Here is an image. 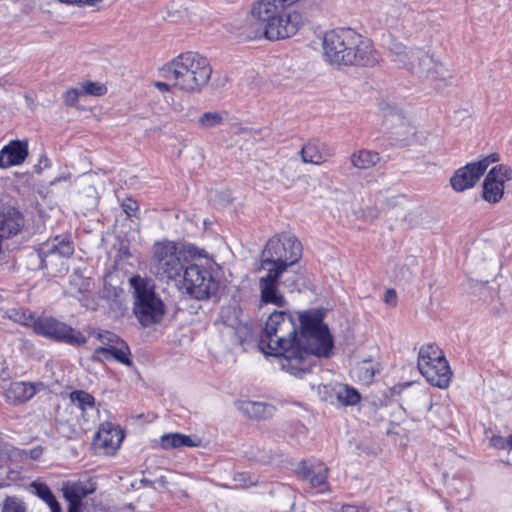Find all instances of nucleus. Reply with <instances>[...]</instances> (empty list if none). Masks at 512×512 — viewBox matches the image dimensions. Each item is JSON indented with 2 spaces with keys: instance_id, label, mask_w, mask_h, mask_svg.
<instances>
[{
  "instance_id": "50",
  "label": "nucleus",
  "mask_w": 512,
  "mask_h": 512,
  "mask_svg": "<svg viewBox=\"0 0 512 512\" xmlns=\"http://www.w3.org/2000/svg\"><path fill=\"white\" fill-rule=\"evenodd\" d=\"M12 453L16 455V454H18V453H19V451H18V450H16V449H13Z\"/></svg>"
},
{
  "instance_id": "1",
  "label": "nucleus",
  "mask_w": 512,
  "mask_h": 512,
  "mask_svg": "<svg viewBox=\"0 0 512 512\" xmlns=\"http://www.w3.org/2000/svg\"><path fill=\"white\" fill-rule=\"evenodd\" d=\"M299 321L298 336L296 323L288 312H272L265 323L259 348L265 355L276 357L281 370L302 378L311 372L317 358L329 357L333 338L320 311H305L299 315Z\"/></svg>"
},
{
  "instance_id": "31",
  "label": "nucleus",
  "mask_w": 512,
  "mask_h": 512,
  "mask_svg": "<svg viewBox=\"0 0 512 512\" xmlns=\"http://www.w3.org/2000/svg\"><path fill=\"white\" fill-rule=\"evenodd\" d=\"M1 512H26V504L17 496H7L1 504Z\"/></svg>"
},
{
  "instance_id": "13",
  "label": "nucleus",
  "mask_w": 512,
  "mask_h": 512,
  "mask_svg": "<svg viewBox=\"0 0 512 512\" xmlns=\"http://www.w3.org/2000/svg\"><path fill=\"white\" fill-rule=\"evenodd\" d=\"M123 439L124 432L119 426L105 422L99 427L91 446L96 455L113 456L120 448Z\"/></svg>"
},
{
  "instance_id": "11",
  "label": "nucleus",
  "mask_w": 512,
  "mask_h": 512,
  "mask_svg": "<svg viewBox=\"0 0 512 512\" xmlns=\"http://www.w3.org/2000/svg\"><path fill=\"white\" fill-rule=\"evenodd\" d=\"M74 253V245L67 236H56L55 238L43 243L39 249L42 268L49 266L58 267V272L66 270L65 260Z\"/></svg>"
},
{
  "instance_id": "41",
  "label": "nucleus",
  "mask_w": 512,
  "mask_h": 512,
  "mask_svg": "<svg viewBox=\"0 0 512 512\" xmlns=\"http://www.w3.org/2000/svg\"><path fill=\"white\" fill-rule=\"evenodd\" d=\"M490 444L497 449H507V438L502 436H493L490 439Z\"/></svg>"
},
{
  "instance_id": "10",
  "label": "nucleus",
  "mask_w": 512,
  "mask_h": 512,
  "mask_svg": "<svg viewBox=\"0 0 512 512\" xmlns=\"http://www.w3.org/2000/svg\"><path fill=\"white\" fill-rule=\"evenodd\" d=\"M33 330L43 337L73 346H81L87 338L78 330L53 317L42 316L32 321Z\"/></svg>"
},
{
  "instance_id": "15",
  "label": "nucleus",
  "mask_w": 512,
  "mask_h": 512,
  "mask_svg": "<svg viewBox=\"0 0 512 512\" xmlns=\"http://www.w3.org/2000/svg\"><path fill=\"white\" fill-rule=\"evenodd\" d=\"M298 472L309 481L310 485L324 492L328 488V468L319 461H302L298 465Z\"/></svg>"
},
{
  "instance_id": "12",
  "label": "nucleus",
  "mask_w": 512,
  "mask_h": 512,
  "mask_svg": "<svg viewBox=\"0 0 512 512\" xmlns=\"http://www.w3.org/2000/svg\"><path fill=\"white\" fill-rule=\"evenodd\" d=\"M498 160L499 156L493 153L477 162L466 164L455 171L450 179L451 186L457 192L474 187L487 168Z\"/></svg>"
},
{
  "instance_id": "18",
  "label": "nucleus",
  "mask_w": 512,
  "mask_h": 512,
  "mask_svg": "<svg viewBox=\"0 0 512 512\" xmlns=\"http://www.w3.org/2000/svg\"><path fill=\"white\" fill-rule=\"evenodd\" d=\"M71 403L81 411V416L85 423L94 421L98 414L95 398L83 390H75L70 393Z\"/></svg>"
},
{
  "instance_id": "21",
  "label": "nucleus",
  "mask_w": 512,
  "mask_h": 512,
  "mask_svg": "<svg viewBox=\"0 0 512 512\" xmlns=\"http://www.w3.org/2000/svg\"><path fill=\"white\" fill-rule=\"evenodd\" d=\"M40 386L41 384L14 382L6 391V398L15 403L28 401L37 393Z\"/></svg>"
},
{
  "instance_id": "51",
  "label": "nucleus",
  "mask_w": 512,
  "mask_h": 512,
  "mask_svg": "<svg viewBox=\"0 0 512 512\" xmlns=\"http://www.w3.org/2000/svg\"><path fill=\"white\" fill-rule=\"evenodd\" d=\"M59 512H61V506L59 507Z\"/></svg>"
},
{
  "instance_id": "35",
  "label": "nucleus",
  "mask_w": 512,
  "mask_h": 512,
  "mask_svg": "<svg viewBox=\"0 0 512 512\" xmlns=\"http://www.w3.org/2000/svg\"><path fill=\"white\" fill-rule=\"evenodd\" d=\"M83 95L102 96L106 93L107 89L103 84L98 82H84L80 85Z\"/></svg>"
},
{
  "instance_id": "25",
  "label": "nucleus",
  "mask_w": 512,
  "mask_h": 512,
  "mask_svg": "<svg viewBox=\"0 0 512 512\" xmlns=\"http://www.w3.org/2000/svg\"><path fill=\"white\" fill-rule=\"evenodd\" d=\"M259 289L261 294V301L263 303L274 304L278 307H284L286 305V300L278 291L277 284H270L264 281H259Z\"/></svg>"
},
{
  "instance_id": "22",
  "label": "nucleus",
  "mask_w": 512,
  "mask_h": 512,
  "mask_svg": "<svg viewBox=\"0 0 512 512\" xmlns=\"http://www.w3.org/2000/svg\"><path fill=\"white\" fill-rule=\"evenodd\" d=\"M94 491L83 482H74L64 488V496L69 502V507L81 508V500Z\"/></svg>"
},
{
  "instance_id": "3",
  "label": "nucleus",
  "mask_w": 512,
  "mask_h": 512,
  "mask_svg": "<svg viewBox=\"0 0 512 512\" xmlns=\"http://www.w3.org/2000/svg\"><path fill=\"white\" fill-rule=\"evenodd\" d=\"M160 73L175 88L197 93L208 83L212 68L207 58L195 52H186L164 65Z\"/></svg>"
},
{
  "instance_id": "45",
  "label": "nucleus",
  "mask_w": 512,
  "mask_h": 512,
  "mask_svg": "<svg viewBox=\"0 0 512 512\" xmlns=\"http://www.w3.org/2000/svg\"><path fill=\"white\" fill-rule=\"evenodd\" d=\"M42 448L41 447H36V448H33L32 450H30L29 452V457L33 460H37L41 455H42Z\"/></svg>"
},
{
  "instance_id": "43",
  "label": "nucleus",
  "mask_w": 512,
  "mask_h": 512,
  "mask_svg": "<svg viewBox=\"0 0 512 512\" xmlns=\"http://www.w3.org/2000/svg\"><path fill=\"white\" fill-rule=\"evenodd\" d=\"M9 317L14 319L15 321H19V322H22L25 325H28L29 322H30L29 318H31V315H29V317H27L24 312L23 313H19L16 310H11V314L9 315Z\"/></svg>"
},
{
  "instance_id": "34",
  "label": "nucleus",
  "mask_w": 512,
  "mask_h": 512,
  "mask_svg": "<svg viewBox=\"0 0 512 512\" xmlns=\"http://www.w3.org/2000/svg\"><path fill=\"white\" fill-rule=\"evenodd\" d=\"M95 337L101 342V347L109 348V350L122 341L116 334L110 331L97 332L95 333Z\"/></svg>"
},
{
  "instance_id": "27",
  "label": "nucleus",
  "mask_w": 512,
  "mask_h": 512,
  "mask_svg": "<svg viewBox=\"0 0 512 512\" xmlns=\"http://www.w3.org/2000/svg\"><path fill=\"white\" fill-rule=\"evenodd\" d=\"M30 486L35 495L47 503L51 512H59L60 504L46 484L34 481Z\"/></svg>"
},
{
  "instance_id": "33",
  "label": "nucleus",
  "mask_w": 512,
  "mask_h": 512,
  "mask_svg": "<svg viewBox=\"0 0 512 512\" xmlns=\"http://www.w3.org/2000/svg\"><path fill=\"white\" fill-rule=\"evenodd\" d=\"M356 375L359 380L369 383L375 375V370L370 361H363L356 367Z\"/></svg>"
},
{
  "instance_id": "28",
  "label": "nucleus",
  "mask_w": 512,
  "mask_h": 512,
  "mask_svg": "<svg viewBox=\"0 0 512 512\" xmlns=\"http://www.w3.org/2000/svg\"><path fill=\"white\" fill-rule=\"evenodd\" d=\"M380 157L376 152L361 150L357 153L352 154L350 160L351 164L358 169H368L374 166Z\"/></svg>"
},
{
  "instance_id": "30",
  "label": "nucleus",
  "mask_w": 512,
  "mask_h": 512,
  "mask_svg": "<svg viewBox=\"0 0 512 512\" xmlns=\"http://www.w3.org/2000/svg\"><path fill=\"white\" fill-rule=\"evenodd\" d=\"M223 115L219 112L209 111L205 112L198 119V125L202 129H211L223 122Z\"/></svg>"
},
{
  "instance_id": "48",
  "label": "nucleus",
  "mask_w": 512,
  "mask_h": 512,
  "mask_svg": "<svg viewBox=\"0 0 512 512\" xmlns=\"http://www.w3.org/2000/svg\"><path fill=\"white\" fill-rule=\"evenodd\" d=\"M507 450L512 451V434L507 437Z\"/></svg>"
},
{
  "instance_id": "16",
  "label": "nucleus",
  "mask_w": 512,
  "mask_h": 512,
  "mask_svg": "<svg viewBox=\"0 0 512 512\" xmlns=\"http://www.w3.org/2000/svg\"><path fill=\"white\" fill-rule=\"evenodd\" d=\"M404 410L415 418L425 415L432 408V397L426 389H417L403 398Z\"/></svg>"
},
{
  "instance_id": "47",
  "label": "nucleus",
  "mask_w": 512,
  "mask_h": 512,
  "mask_svg": "<svg viewBox=\"0 0 512 512\" xmlns=\"http://www.w3.org/2000/svg\"><path fill=\"white\" fill-rule=\"evenodd\" d=\"M102 0H81L78 2V5H87V6H95L100 3Z\"/></svg>"
},
{
  "instance_id": "42",
  "label": "nucleus",
  "mask_w": 512,
  "mask_h": 512,
  "mask_svg": "<svg viewBox=\"0 0 512 512\" xmlns=\"http://www.w3.org/2000/svg\"><path fill=\"white\" fill-rule=\"evenodd\" d=\"M239 133L244 140H252V143L257 140L256 136L259 135L257 131L249 128H242Z\"/></svg>"
},
{
  "instance_id": "2",
  "label": "nucleus",
  "mask_w": 512,
  "mask_h": 512,
  "mask_svg": "<svg viewBox=\"0 0 512 512\" xmlns=\"http://www.w3.org/2000/svg\"><path fill=\"white\" fill-rule=\"evenodd\" d=\"M324 61L336 69L375 67L381 61L372 41L348 27L328 30L322 37Z\"/></svg>"
},
{
  "instance_id": "32",
  "label": "nucleus",
  "mask_w": 512,
  "mask_h": 512,
  "mask_svg": "<svg viewBox=\"0 0 512 512\" xmlns=\"http://www.w3.org/2000/svg\"><path fill=\"white\" fill-rule=\"evenodd\" d=\"M110 357H113L118 362L130 366L131 360L129 359V347L124 341H120L116 346L109 350Z\"/></svg>"
},
{
  "instance_id": "7",
  "label": "nucleus",
  "mask_w": 512,
  "mask_h": 512,
  "mask_svg": "<svg viewBox=\"0 0 512 512\" xmlns=\"http://www.w3.org/2000/svg\"><path fill=\"white\" fill-rule=\"evenodd\" d=\"M180 290L197 300H206L216 294L219 283L210 268L188 263L176 284Z\"/></svg>"
},
{
  "instance_id": "24",
  "label": "nucleus",
  "mask_w": 512,
  "mask_h": 512,
  "mask_svg": "<svg viewBox=\"0 0 512 512\" xmlns=\"http://www.w3.org/2000/svg\"><path fill=\"white\" fill-rule=\"evenodd\" d=\"M91 289V281L81 275L74 274L70 277L66 293L79 300L86 298Z\"/></svg>"
},
{
  "instance_id": "44",
  "label": "nucleus",
  "mask_w": 512,
  "mask_h": 512,
  "mask_svg": "<svg viewBox=\"0 0 512 512\" xmlns=\"http://www.w3.org/2000/svg\"><path fill=\"white\" fill-rule=\"evenodd\" d=\"M154 86L161 92H169L172 88H175L173 85H172V82L171 81H156L154 82Z\"/></svg>"
},
{
  "instance_id": "37",
  "label": "nucleus",
  "mask_w": 512,
  "mask_h": 512,
  "mask_svg": "<svg viewBox=\"0 0 512 512\" xmlns=\"http://www.w3.org/2000/svg\"><path fill=\"white\" fill-rule=\"evenodd\" d=\"M122 209L127 214V216L132 217L136 215V212L139 209L137 201L127 198L122 202Z\"/></svg>"
},
{
  "instance_id": "17",
  "label": "nucleus",
  "mask_w": 512,
  "mask_h": 512,
  "mask_svg": "<svg viewBox=\"0 0 512 512\" xmlns=\"http://www.w3.org/2000/svg\"><path fill=\"white\" fill-rule=\"evenodd\" d=\"M28 156V145L19 140L11 141L0 151V167L9 168L22 164Z\"/></svg>"
},
{
  "instance_id": "46",
  "label": "nucleus",
  "mask_w": 512,
  "mask_h": 512,
  "mask_svg": "<svg viewBox=\"0 0 512 512\" xmlns=\"http://www.w3.org/2000/svg\"><path fill=\"white\" fill-rule=\"evenodd\" d=\"M86 429H87V427H81L79 430H77V429H73V430L71 431V433H70V434H67V437H68V438H76V437H79V436H80V434H81L83 431H85Z\"/></svg>"
},
{
  "instance_id": "20",
  "label": "nucleus",
  "mask_w": 512,
  "mask_h": 512,
  "mask_svg": "<svg viewBox=\"0 0 512 512\" xmlns=\"http://www.w3.org/2000/svg\"><path fill=\"white\" fill-rule=\"evenodd\" d=\"M236 406L241 413L256 420L270 418L275 411L271 404L251 400H240L236 403Z\"/></svg>"
},
{
  "instance_id": "8",
  "label": "nucleus",
  "mask_w": 512,
  "mask_h": 512,
  "mask_svg": "<svg viewBox=\"0 0 512 512\" xmlns=\"http://www.w3.org/2000/svg\"><path fill=\"white\" fill-rule=\"evenodd\" d=\"M417 366L420 373L430 384L439 388L448 387L452 372L442 350L438 346L434 344L422 346L418 353Z\"/></svg>"
},
{
  "instance_id": "5",
  "label": "nucleus",
  "mask_w": 512,
  "mask_h": 512,
  "mask_svg": "<svg viewBox=\"0 0 512 512\" xmlns=\"http://www.w3.org/2000/svg\"><path fill=\"white\" fill-rule=\"evenodd\" d=\"M188 262L174 241L154 242L149 259L150 272L160 281L178 283Z\"/></svg>"
},
{
  "instance_id": "29",
  "label": "nucleus",
  "mask_w": 512,
  "mask_h": 512,
  "mask_svg": "<svg viewBox=\"0 0 512 512\" xmlns=\"http://www.w3.org/2000/svg\"><path fill=\"white\" fill-rule=\"evenodd\" d=\"M267 274L259 279L270 284H277L281 274L286 271L287 267L278 263H265Z\"/></svg>"
},
{
  "instance_id": "14",
  "label": "nucleus",
  "mask_w": 512,
  "mask_h": 512,
  "mask_svg": "<svg viewBox=\"0 0 512 512\" xmlns=\"http://www.w3.org/2000/svg\"><path fill=\"white\" fill-rule=\"evenodd\" d=\"M512 179V169L498 165L493 167L483 182V199L489 203L499 202L504 194V185Z\"/></svg>"
},
{
  "instance_id": "26",
  "label": "nucleus",
  "mask_w": 512,
  "mask_h": 512,
  "mask_svg": "<svg viewBox=\"0 0 512 512\" xmlns=\"http://www.w3.org/2000/svg\"><path fill=\"white\" fill-rule=\"evenodd\" d=\"M160 444L163 449L195 447L198 445L190 436L181 433L164 434L160 439Z\"/></svg>"
},
{
  "instance_id": "40",
  "label": "nucleus",
  "mask_w": 512,
  "mask_h": 512,
  "mask_svg": "<svg viewBox=\"0 0 512 512\" xmlns=\"http://www.w3.org/2000/svg\"><path fill=\"white\" fill-rule=\"evenodd\" d=\"M384 302L391 307L396 306L397 294H396L395 290H393V289L386 290V292L384 294Z\"/></svg>"
},
{
  "instance_id": "4",
  "label": "nucleus",
  "mask_w": 512,
  "mask_h": 512,
  "mask_svg": "<svg viewBox=\"0 0 512 512\" xmlns=\"http://www.w3.org/2000/svg\"><path fill=\"white\" fill-rule=\"evenodd\" d=\"M388 49L393 62L419 77L430 80L436 89H442L449 84L450 72L424 51L418 48H407L395 39L390 42Z\"/></svg>"
},
{
  "instance_id": "39",
  "label": "nucleus",
  "mask_w": 512,
  "mask_h": 512,
  "mask_svg": "<svg viewBox=\"0 0 512 512\" xmlns=\"http://www.w3.org/2000/svg\"><path fill=\"white\" fill-rule=\"evenodd\" d=\"M342 512H369V507L364 504L354 505V504H346L341 508Z\"/></svg>"
},
{
  "instance_id": "9",
  "label": "nucleus",
  "mask_w": 512,
  "mask_h": 512,
  "mask_svg": "<svg viewBox=\"0 0 512 512\" xmlns=\"http://www.w3.org/2000/svg\"><path fill=\"white\" fill-rule=\"evenodd\" d=\"M301 253V243L296 237L288 234L273 236L262 251L260 268H265V263L289 267L299 260Z\"/></svg>"
},
{
  "instance_id": "49",
  "label": "nucleus",
  "mask_w": 512,
  "mask_h": 512,
  "mask_svg": "<svg viewBox=\"0 0 512 512\" xmlns=\"http://www.w3.org/2000/svg\"><path fill=\"white\" fill-rule=\"evenodd\" d=\"M69 512H81V508L69 507Z\"/></svg>"
},
{
  "instance_id": "23",
  "label": "nucleus",
  "mask_w": 512,
  "mask_h": 512,
  "mask_svg": "<svg viewBox=\"0 0 512 512\" xmlns=\"http://www.w3.org/2000/svg\"><path fill=\"white\" fill-rule=\"evenodd\" d=\"M333 397H335L340 404L345 406L355 405L360 400V394L356 389L343 384H337L333 387L330 395L331 402H333Z\"/></svg>"
},
{
  "instance_id": "38",
  "label": "nucleus",
  "mask_w": 512,
  "mask_h": 512,
  "mask_svg": "<svg viewBox=\"0 0 512 512\" xmlns=\"http://www.w3.org/2000/svg\"><path fill=\"white\" fill-rule=\"evenodd\" d=\"M110 358L109 348L98 347L92 354L93 361H104Z\"/></svg>"
},
{
  "instance_id": "36",
  "label": "nucleus",
  "mask_w": 512,
  "mask_h": 512,
  "mask_svg": "<svg viewBox=\"0 0 512 512\" xmlns=\"http://www.w3.org/2000/svg\"><path fill=\"white\" fill-rule=\"evenodd\" d=\"M80 96H83L80 87L72 88V89L67 90L63 94V99L67 105L73 106L78 101Z\"/></svg>"
},
{
  "instance_id": "6",
  "label": "nucleus",
  "mask_w": 512,
  "mask_h": 512,
  "mask_svg": "<svg viewBox=\"0 0 512 512\" xmlns=\"http://www.w3.org/2000/svg\"><path fill=\"white\" fill-rule=\"evenodd\" d=\"M133 288V313L139 323L149 327L160 323L165 314V305L148 280L136 275L130 279Z\"/></svg>"
},
{
  "instance_id": "19",
  "label": "nucleus",
  "mask_w": 512,
  "mask_h": 512,
  "mask_svg": "<svg viewBox=\"0 0 512 512\" xmlns=\"http://www.w3.org/2000/svg\"><path fill=\"white\" fill-rule=\"evenodd\" d=\"M300 154L304 163L320 165L333 155V151L324 143L312 140L302 147Z\"/></svg>"
}]
</instances>
